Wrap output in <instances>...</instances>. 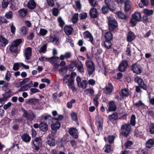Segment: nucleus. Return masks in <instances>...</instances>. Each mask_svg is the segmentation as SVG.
<instances>
[{
    "label": "nucleus",
    "mask_w": 154,
    "mask_h": 154,
    "mask_svg": "<svg viewBox=\"0 0 154 154\" xmlns=\"http://www.w3.org/2000/svg\"><path fill=\"white\" fill-rule=\"evenodd\" d=\"M73 29L72 27L70 26H66L64 28V31L67 35H70L72 34Z\"/></svg>",
    "instance_id": "a878e982"
},
{
    "label": "nucleus",
    "mask_w": 154,
    "mask_h": 154,
    "mask_svg": "<svg viewBox=\"0 0 154 154\" xmlns=\"http://www.w3.org/2000/svg\"><path fill=\"white\" fill-rule=\"evenodd\" d=\"M135 38L134 34L131 31H130L128 33L127 38L128 41L129 42H132Z\"/></svg>",
    "instance_id": "aec40b11"
},
{
    "label": "nucleus",
    "mask_w": 154,
    "mask_h": 154,
    "mask_svg": "<svg viewBox=\"0 0 154 154\" xmlns=\"http://www.w3.org/2000/svg\"><path fill=\"white\" fill-rule=\"evenodd\" d=\"M78 70L80 72H84V69L83 67V64L82 62L80 61H78V64L77 66Z\"/></svg>",
    "instance_id": "bb28decb"
},
{
    "label": "nucleus",
    "mask_w": 154,
    "mask_h": 154,
    "mask_svg": "<svg viewBox=\"0 0 154 154\" xmlns=\"http://www.w3.org/2000/svg\"><path fill=\"white\" fill-rule=\"evenodd\" d=\"M8 43V41L2 35L0 36V44L2 46H5Z\"/></svg>",
    "instance_id": "cd10ccee"
},
{
    "label": "nucleus",
    "mask_w": 154,
    "mask_h": 154,
    "mask_svg": "<svg viewBox=\"0 0 154 154\" xmlns=\"http://www.w3.org/2000/svg\"><path fill=\"white\" fill-rule=\"evenodd\" d=\"M21 110L23 112V116L27 120L32 121L36 117V115L31 110H26L23 108H22Z\"/></svg>",
    "instance_id": "f257e3e1"
},
{
    "label": "nucleus",
    "mask_w": 154,
    "mask_h": 154,
    "mask_svg": "<svg viewBox=\"0 0 154 154\" xmlns=\"http://www.w3.org/2000/svg\"><path fill=\"white\" fill-rule=\"evenodd\" d=\"M132 17L136 19L138 21H140L141 20V15L140 13L138 12H136L132 15Z\"/></svg>",
    "instance_id": "c756f323"
},
{
    "label": "nucleus",
    "mask_w": 154,
    "mask_h": 154,
    "mask_svg": "<svg viewBox=\"0 0 154 154\" xmlns=\"http://www.w3.org/2000/svg\"><path fill=\"white\" fill-rule=\"evenodd\" d=\"M84 38L86 40L90 42L91 43H93V37L91 34L88 31H87L84 32L83 33Z\"/></svg>",
    "instance_id": "1a4fd4ad"
},
{
    "label": "nucleus",
    "mask_w": 154,
    "mask_h": 154,
    "mask_svg": "<svg viewBox=\"0 0 154 154\" xmlns=\"http://www.w3.org/2000/svg\"><path fill=\"white\" fill-rule=\"evenodd\" d=\"M148 4L147 0H141L140 3L139 4V6L140 8H143V6L147 5Z\"/></svg>",
    "instance_id": "3c124183"
},
{
    "label": "nucleus",
    "mask_w": 154,
    "mask_h": 154,
    "mask_svg": "<svg viewBox=\"0 0 154 154\" xmlns=\"http://www.w3.org/2000/svg\"><path fill=\"white\" fill-rule=\"evenodd\" d=\"M58 22L59 24V26L63 28L65 24V23L61 17H58L57 19Z\"/></svg>",
    "instance_id": "79ce46f5"
},
{
    "label": "nucleus",
    "mask_w": 154,
    "mask_h": 154,
    "mask_svg": "<svg viewBox=\"0 0 154 154\" xmlns=\"http://www.w3.org/2000/svg\"><path fill=\"white\" fill-rule=\"evenodd\" d=\"M48 32V31L46 29L41 28L40 30L39 34L40 35L44 36Z\"/></svg>",
    "instance_id": "13d9d810"
},
{
    "label": "nucleus",
    "mask_w": 154,
    "mask_h": 154,
    "mask_svg": "<svg viewBox=\"0 0 154 154\" xmlns=\"http://www.w3.org/2000/svg\"><path fill=\"white\" fill-rule=\"evenodd\" d=\"M124 4V10H130L132 5L131 2L129 0H125Z\"/></svg>",
    "instance_id": "412c9836"
},
{
    "label": "nucleus",
    "mask_w": 154,
    "mask_h": 154,
    "mask_svg": "<svg viewBox=\"0 0 154 154\" xmlns=\"http://www.w3.org/2000/svg\"><path fill=\"white\" fill-rule=\"evenodd\" d=\"M131 67L134 73L138 74L141 73V69L140 65L134 64Z\"/></svg>",
    "instance_id": "4468645a"
},
{
    "label": "nucleus",
    "mask_w": 154,
    "mask_h": 154,
    "mask_svg": "<svg viewBox=\"0 0 154 154\" xmlns=\"http://www.w3.org/2000/svg\"><path fill=\"white\" fill-rule=\"evenodd\" d=\"M39 128L42 131L45 132L48 129V125L46 123L41 122L39 124Z\"/></svg>",
    "instance_id": "4be33fe9"
},
{
    "label": "nucleus",
    "mask_w": 154,
    "mask_h": 154,
    "mask_svg": "<svg viewBox=\"0 0 154 154\" xmlns=\"http://www.w3.org/2000/svg\"><path fill=\"white\" fill-rule=\"evenodd\" d=\"M23 140L26 142H29L31 140V137L29 135L24 134L22 136Z\"/></svg>",
    "instance_id": "7c9ffc66"
},
{
    "label": "nucleus",
    "mask_w": 154,
    "mask_h": 154,
    "mask_svg": "<svg viewBox=\"0 0 154 154\" xmlns=\"http://www.w3.org/2000/svg\"><path fill=\"white\" fill-rule=\"evenodd\" d=\"M67 69V67H64L60 69L59 70L60 74L61 75H64L66 73Z\"/></svg>",
    "instance_id": "37998d69"
},
{
    "label": "nucleus",
    "mask_w": 154,
    "mask_h": 154,
    "mask_svg": "<svg viewBox=\"0 0 154 154\" xmlns=\"http://www.w3.org/2000/svg\"><path fill=\"white\" fill-rule=\"evenodd\" d=\"M10 50L12 52L16 53L18 51L17 47L14 45H13V44L12 43L10 47Z\"/></svg>",
    "instance_id": "4c0bfd02"
},
{
    "label": "nucleus",
    "mask_w": 154,
    "mask_h": 154,
    "mask_svg": "<svg viewBox=\"0 0 154 154\" xmlns=\"http://www.w3.org/2000/svg\"><path fill=\"white\" fill-rule=\"evenodd\" d=\"M134 81L135 82L137 83L138 85H139L140 83L143 81L142 79L139 77H137L135 78Z\"/></svg>",
    "instance_id": "0e129e2a"
},
{
    "label": "nucleus",
    "mask_w": 154,
    "mask_h": 154,
    "mask_svg": "<svg viewBox=\"0 0 154 154\" xmlns=\"http://www.w3.org/2000/svg\"><path fill=\"white\" fill-rule=\"evenodd\" d=\"M68 132L69 134L75 139H77L79 136L78 131L75 128L72 127L69 128Z\"/></svg>",
    "instance_id": "423d86ee"
},
{
    "label": "nucleus",
    "mask_w": 154,
    "mask_h": 154,
    "mask_svg": "<svg viewBox=\"0 0 154 154\" xmlns=\"http://www.w3.org/2000/svg\"><path fill=\"white\" fill-rule=\"evenodd\" d=\"M22 39H18L14 41L12 43L13 45L17 46L22 42Z\"/></svg>",
    "instance_id": "864d4df0"
},
{
    "label": "nucleus",
    "mask_w": 154,
    "mask_h": 154,
    "mask_svg": "<svg viewBox=\"0 0 154 154\" xmlns=\"http://www.w3.org/2000/svg\"><path fill=\"white\" fill-rule=\"evenodd\" d=\"M32 86V85H26L20 88L19 90V91H26Z\"/></svg>",
    "instance_id": "58836bf2"
},
{
    "label": "nucleus",
    "mask_w": 154,
    "mask_h": 154,
    "mask_svg": "<svg viewBox=\"0 0 154 154\" xmlns=\"http://www.w3.org/2000/svg\"><path fill=\"white\" fill-rule=\"evenodd\" d=\"M47 46L46 44L43 45L38 50V51L40 53H44L46 51Z\"/></svg>",
    "instance_id": "a19ab883"
},
{
    "label": "nucleus",
    "mask_w": 154,
    "mask_h": 154,
    "mask_svg": "<svg viewBox=\"0 0 154 154\" xmlns=\"http://www.w3.org/2000/svg\"><path fill=\"white\" fill-rule=\"evenodd\" d=\"M8 23L7 20L4 17L0 16V24L1 25L2 23Z\"/></svg>",
    "instance_id": "338daca9"
},
{
    "label": "nucleus",
    "mask_w": 154,
    "mask_h": 154,
    "mask_svg": "<svg viewBox=\"0 0 154 154\" xmlns=\"http://www.w3.org/2000/svg\"><path fill=\"white\" fill-rule=\"evenodd\" d=\"M35 147V149L38 151L42 145V140L41 137H36L32 141Z\"/></svg>",
    "instance_id": "39448f33"
},
{
    "label": "nucleus",
    "mask_w": 154,
    "mask_h": 154,
    "mask_svg": "<svg viewBox=\"0 0 154 154\" xmlns=\"http://www.w3.org/2000/svg\"><path fill=\"white\" fill-rule=\"evenodd\" d=\"M49 62L52 64L57 63L59 62V58L54 56L50 58Z\"/></svg>",
    "instance_id": "6ab92c4d"
},
{
    "label": "nucleus",
    "mask_w": 154,
    "mask_h": 154,
    "mask_svg": "<svg viewBox=\"0 0 154 154\" xmlns=\"http://www.w3.org/2000/svg\"><path fill=\"white\" fill-rule=\"evenodd\" d=\"M112 0H104V3L107 6V7L109 8V10H115L111 8V4Z\"/></svg>",
    "instance_id": "09e8293b"
},
{
    "label": "nucleus",
    "mask_w": 154,
    "mask_h": 154,
    "mask_svg": "<svg viewBox=\"0 0 154 154\" xmlns=\"http://www.w3.org/2000/svg\"><path fill=\"white\" fill-rule=\"evenodd\" d=\"M78 14L76 13L73 16L72 18V23L75 24L76 23L78 20Z\"/></svg>",
    "instance_id": "a18cd8bd"
},
{
    "label": "nucleus",
    "mask_w": 154,
    "mask_h": 154,
    "mask_svg": "<svg viewBox=\"0 0 154 154\" xmlns=\"http://www.w3.org/2000/svg\"><path fill=\"white\" fill-rule=\"evenodd\" d=\"M60 123L59 122H57L55 123H52L51 126L52 133L54 134H56L57 130L60 128Z\"/></svg>",
    "instance_id": "9b49d317"
},
{
    "label": "nucleus",
    "mask_w": 154,
    "mask_h": 154,
    "mask_svg": "<svg viewBox=\"0 0 154 154\" xmlns=\"http://www.w3.org/2000/svg\"><path fill=\"white\" fill-rule=\"evenodd\" d=\"M118 16L121 19H125L126 17L125 15L122 11H119L117 13Z\"/></svg>",
    "instance_id": "c03bdc74"
},
{
    "label": "nucleus",
    "mask_w": 154,
    "mask_h": 154,
    "mask_svg": "<svg viewBox=\"0 0 154 154\" xmlns=\"http://www.w3.org/2000/svg\"><path fill=\"white\" fill-rule=\"evenodd\" d=\"M90 14L91 17L92 18H96L98 15L97 10H90Z\"/></svg>",
    "instance_id": "72a5a7b5"
},
{
    "label": "nucleus",
    "mask_w": 154,
    "mask_h": 154,
    "mask_svg": "<svg viewBox=\"0 0 154 154\" xmlns=\"http://www.w3.org/2000/svg\"><path fill=\"white\" fill-rule=\"evenodd\" d=\"M121 93L122 96L124 97H127L129 95L128 90L126 88L122 89Z\"/></svg>",
    "instance_id": "ea45409f"
},
{
    "label": "nucleus",
    "mask_w": 154,
    "mask_h": 154,
    "mask_svg": "<svg viewBox=\"0 0 154 154\" xmlns=\"http://www.w3.org/2000/svg\"><path fill=\"white\" fill-rule=\"evenodd\" d=\"M21 65L20 63H14V64L13 69L14 71L19 69L20 66Z\"/></svg>",
    "instance_id": "5fc2aeb1"
},
{
    "label": "nucleus",
    "mask_w": 154,
    "mask_h": 154,
    "mask_svg": "<svg viewBox=\"0 0 154 154\" xmlns=\"http://www.w3.org/2000/svg\"><path fill=\"white\" fill-rule=\"evenodd\" d=\"M10 8L11 10H17L19 6V4L17 0H10Z\"/></svg>",
    "instance_id": "f8f14e48"
},
{
    "label": "nucleus",
    "mask_w": 154,
    "mask_h": 154,
    "mask_svg": "<svg viewBox=\"0 0 154 154\" xmlns=\"http://www.w3.org/2000/svg\"><path fill=\"white\" fill-rule=\"evenodd\" d=\"M90 5L93 7H95L97 5V2L96 0H88Z\"/></svg>",
    "instance_id": "6e6d98bb"
},
{
    "label": "nucleus",
    "mask_w": 154,
    "mask_h": 154,
    "mask_svg": "<svg viewBox=\"0 0 154 154\" xmlns=\"http://www.w3.org/2000/svg\"><path fill=\"white\" fill-rule=\"evenodd\" d=\"M86 65L88 72V74L89 75H91L95 70L94 63L91 61H88L86 62Z\"/></svg>",
    "instance_id": "20e7f679"
},
{
    "label": "nucleus",
    "mask_w": 154,
    "mask_h": 154,
    "mask_svg": "<svg viewBox=\"0 0 154 154\" xmlns=\"http://www.w3.org/2000/svg\"><path fill=\"white\" fill-rule=\"evenodd\" d=\"M135 116L133 114L131 116L130 123L133 126L135 125Z\"/></svg>",
    "instance_id": "4d7b16f0"
},
{
    "label": "nucleus",
    "mask_w": 154,
    "mask_h": 154,
    "mask_svg": "<svg viewBox=\"0 0 154 154\" xmlns=\"http://www.w3.org/2000/svg\"><path fill=\"white\" fill-rule=\"evenodd\" d=\"M68 85L69 88L71 89L73 91H76V88L74 86L73 82H71L70 83H69L68 84Z\"/></svg>",
    "instance_id": "052dcab7"
},
{
    "label": "nucleus",
    "mask_w": 154,
    "mask_h": 154,
    "mask_svg": "<svg viewBox=\"0 0 154 154\" xmlns=\"http://www.w3.org/2000/svg\"><path fill=\"white\" fill-rule=\"evenodd\" d=\"M118 118V114L116 113H115L109 116V119L112 122H114Z\"/></svg>",
    "instance_id": "c85d7f7f"
},
{
    "label": "nucleus",
    "mask_w": 154,
    "mask_h": 154,
    "mask_svg": "<svg viewBox=\"0 0 154 154\" xmlns=\"http://www.w3.org/2000/svg\"><path fill=\"white\" fill-rule=\"evenodd\" d=\"M12 95V92L10 89H9L8 91L6 92L4 94H3V97L6 99L7 100L8 98L11 97Z\"/></svg>",
    "instance_id": "c9c22d12"
},
{
    "label": "nucleus",
    "mask_w": 154,
    "mask_h": 154,
    "mask_svg": "<svg viewBox=\"0 0 154 154\" xmlns=\"http://www.w3.org/2000/svg\"><path fill=\"white\" fill-rule=\"evenodd\" d=\"M5 17L7 19H11L13 17L12 12L10 11L7 13L5 15Z\"/></svg>",
    "instance_id": "69168bd1"
},
{
    "label": "nucleus",
    "mask_w": 154,
    "mask_h": 154,
    "mask_svg": "<svg viewBox=\"0 0 154 154\" xmlns=\"http://www.w3.org/2000/svg\"><path fill=\"white\" fill-rule=\"evenodd\" d=\"M146 146L150 148L154 146V139H150L146 143Z\"/></svg>",
    "instance_id": "5701e85b"
},
{
    "label": "nucleus",
    "mask_w": 154,
    "mask_h": 154,
    "mask_svg": "<svg viewBox=\"0 0 154 154\" xmlns=\"http://www.w3.org/2000/svg\"><path fill=\"white\" fill-rule=\"evenodd\" d=\"M46 143L51 146H54L55 145V140L53 138L52 134H50L48 136Z\"/></svg>",
    "instance_id": "9d476101"
},
{
    "label": "nucleus",
    "mask_w": 154,
    "mask_h": 154,
    "mask_svg": "<svg viewBox=\"0 0 154 154\" xmlns=\"http://www.w3.org/2000/svg\"><path fill=\"white\" fill-rule=\"evenodd\" d=\"M9 3L8 0H3L2 2V6L3 8H6Z\"/></svg>",
    "instance_id": "8fccbe9b"
},
{
    "label": "nucleus",
    "mask_w": 154,
    "mask_h": 154,
    "mask_svg": "<svg viewBox=\"0 0 154 154\" xmlns=\"http://www.w3.org/2000/svg\"><path fill=\"white\" fill-rule=\"evenodd\" d=\"M77 64L78 61L72 63L69 65V69L70 70H74L75 69L76 67H77Z\"/></svg>",
    "instance_id": "473e14b6"
},
{
    "label": "nucleus",
    "mask_w": 154,
    "mask_h": 154,
    "mask_svg": "<svg viewBox=\"0 0 154 154\" xmlns=\"http://www.w3.org/2000/svg\"><path fill=\"white\" fill-rule=\"evenodd\" d=\"M27 10H19L18 11L19 15L20 17H24L27 14Z\"/></svg>",
    "instance_id": "de8ad7c7"
},
{
    "label": "nucleus",
    "mask_w": 154,
    "mask_h": 154,
    "mask_svg": "<svg viewBox=\"0 0 154 154\" xmlns=\"http://www.w3.org/2000/svg\"><path fill=\"white\" fill-rule=\"evenodd\" d=\"M76 80L79 87H81L83 89H85L87 87L88 83L86 80H83L81 81L80 78L79 77L77 78Z\"/></svg>",
    "instance_id": "0eeeda50"
},
{
    "label": "nucleus",
    "mask_w": 154,
    "mask_h": 154,
    "mask_svg": "<svg viewBox=\"0 0 154 154\" xmlns=\"http://www.w3.org/2000/svg\"><path fill=\"white\" fill-rule=\"evenodd\" d=\"M113 86L111 83H109L104 89V91L106 94H110L112 91Z\"/></svg>",
    "instance_id": "2eb2a0df"
},
{
    "label": "nucleus",
    "mask_w": 154,
    "mask_h": 154,
    "mask_svg": "<svg viewBox=\"0 0 154 154\" xmlns=\"http://www.w3.org/2000/svg\"><path fill=\"white\" fill-rule=\"evenodd\" d=\"M106 149L104 150V152L107 153H109L111 151H112V148L110 145L107 144L106 145Z\"/></svg>",
    "instance_id": "49530a36"
},
{
    "label": "nucleus",
    "mask_w": 154,
    "mask_h": 154,
    "mask_svg": "<svg viewBox=\"0 0 154 154\" xmlns=\"http://www.w3.org/2000/svg\"><path fill=\"white\" fill-rule=\"evenodd\" d=\"M116 109V107L114 102L110 101L109 103V111H115Z\"/></svg>",
    "instance_id": "393cba45"
},
{
    "label": "nucleus",
    "mask_w": 154,
    "mask_h": 154,
    "mask_svg": "<svg viewBox=\"0 0 154 154\" xmlns=\"http://www.w3.org/2000/svg\"><path fill=\"white\" fill-rule=\"evenodd\" d=\"M131 129V125L129 124L122 125L121 127V134L125 137H128Z\"/></svg>",
    "instance_id": "f03ea898"
},
{
    "label": "nucleus",
    "mask_w": 154,
    "mask_h": 154,
    "mask_svg": "<svg viewBox=\"0 0 154 154\" xmlns=\"http://www.w3.org/2000/svg\"><path fill=\"white\" fill-rule=\"evenodd\" d=\"M11 76V75H10V71H7L5 76V79L8 81H9L10 79Z\"/></svg>",
    "instance_id": "774afa93"
},
{
    "label": "nucleus",
    "mask_w": 154,
    "mask_h": 154,
    "mask_svg": "<svg viewBox=\"0 0 154 154\" xmlns=\"http://www.w3.org/2000/svg\"><path fill=\"white\" fill-rule=\"evenodd\" d=\"M32 50L30 47L27 48L25 51V56L26 59L29 60L32 55Z\"/></svg>",
    "instance_id": "f3484780"
},
{
    "label": "nucleus",
    "mask_w": 154,
    "mask_h": 154,
    "mask_svg": "<svg viewBox=\"0 0 154 154\" xmlns=\"http://www.w3.org/2000/svg\"><path fill=\"white\" fill-rule=\"evenodd\" d=\"M84 92L86 94L90 93L91 95H93L94 93V91L93 89L90 88L85 90L84 91Z\"/></svg>",
    "instance_id": "603ef678"
},
{
    "label": "nucleus",
    "mask_w": 154,
    "mask_h": 154,
    "mask_svg": "<svg viewBox=\"0 0 154 154\" xmlns=\"http://www.w3.org/2000/svg\"><path fill=\"white\" fill-rule=\"evenodd\" d=\"M27 30L25 26H22L20 29L19 33L21 36H24L27 34Z\"/></svg>",
    "instance_id": "b1692460"
},
{
    "label": "nucleus",
    "mask_w": 154,
    "mask_h": 154,
    "mask_svg": "<svg viewBox=\"0 0 154 154\" xmlns=\"http://www.w3.org/2000/svg\"><path fill=\"white\" fill-rule=\"evenodd\" d=\"M63 116L61 115H57V116L54 117L53 119L57 120H60L63 119ZM44 119L46 121H48L49 123H51L52 122V120L53 119H52L51 116H45L44 117Z\"/></svg>",
    "instance_id": "6e6552de"
},
{
    "label": "nucleus",
    "mask_w": 154,
    "mask_h": 154,
    "mask_svg": "<svg viewBox=\"0 0 154 154\" xmlns=\"http://www.w3.org/2000/svg\"><path fill=\"white\" fill-rule=\"evenodd\" d=\"M74 80L72 78V76L71 75H69L65 76L63 79V83L66 84L68 83H70L71 82H73Z\"/></svg>",
    "instance_id": "dca6fc26"
},
{
    "label": "nucleus",
    "mask_w": 154,
    "mask_h": 154,
    "mask_svg": "<svg viewBox=\"0 0 154 154\" xmlns=\"http://www.w3.org/2000/svg\"><path fill=\"white\" fill-rule=\"evenodd\" d=\"M105 37L106 40L110 41L112 38V35L110 32H107L105 33Z\"/></svg>",
    "instance_id": "2f4dec72"
},
{
    "label": "nucleus",
    "mask_w": 154,
    "mask_h": 154,
    "mask_svg": "<svg viewBox=\"0 0 154 154\" xmlns=\"http://www.w3.org/2000/svg\"><path fill=\"white\" fill-rule=\"evenodd\" d=\"M109 29L110 31H113L117 26L118 23L115 19L113 17L108 19Z\"/></svg>",
    "instance_id": "7ed1b4c3"
},
{
    "label": "nucleus",
    "mask_w": 154,
    "mask_h": 154,
    "mask_svg": "<svg viewBox=\"0 0 154 154\" xmlns=\"http://www.w3.org/2000/svg\"><path fill=\"white\" fill-rule=\"evenodd\" d=\"M38 101V99H30L26 101V103L29 105L35 104Z\"/></svg>",
    "instance_id": "e433bc0d"
},
{
    "label": "nucleus",
    "mask_w": 154,
    "mask_h": 154,
    "mask_svg": "<svg viewBox=\"0 0 154 154\" xmlns=\"http://www.w3.org/2000/svg\"><path fill=\"white\" fill-rule=\"evenodd\" d=\"M149 130L150 133L151 134L154 133V124H151L149 126Z\"/></svg>",
    "instance_id": "bf43d9fd"
},
{
    "label": "nucleus",
    "mask_w": 154,
    "mask_h": 154,
    "mask_svg": "<svg viewBox=\"0 0 154 154\" xmlns=\"http://www.w3.org/2000/svg\"><path fill=\"white\" fill-rule=\"evenodd\" d=\"M58 39L55 35H53L50 38V41L53 43H56L58 41Z\"/></svg>",
    "instance_id": "e2e57ef3"
},
{
    "label": "nucleus",
    "mask_w": 154,
    "mask_h": 154,
    "mask_svg": "<svg viewBox=\"0 0 154 154\" xmlns=\"http://www.w3.org/2000/svg\"><path fill=\"white\" fill-rule=\"evenodd\" d=\"M36 4L34 0H29L27 4V7L30 10H33L36 7Z\"/></svg>",
    "instance_id": "a211bd4d"
},
{
    "label": "nucleus",
    "mask_w": 154,
    "mask_h": 154,
    "mask_svg": "<svg viewBox=\"0 0 154 154\" xmlns=\"http://www.w3.org/2000/svg\"><path fill=\"white\" fill-rule=\"evenodd\" d=\"M112 44L110 41L106 40L104 42V47L107 49H110L111 47Z\"/></svg>",
    "instance_id": "f704fd0d"
},
{
    "label": "nucleus",
    "mask_w": 154,
    "mask_h": 154,
    "mask_svg": "<svg viewBox=\"0 0 154 154\" xmlns=\"http://www.w3.org/2000/svg\"><path fill=\"white\" fill-rule=\"evenodd\" d=\"M115 138V137L113 136H108V142L110 143H112L114 142Z\"/></svg>",
    "instance_id": "680f3d73"
},
{
    "label": "nucleus",
    "mask_w": 154,
    "mask_h": 154,
    "mask_svg": "<svg viewBox=\"0 0 154 154\" xmlns=\"http://www.w3.org/2000/svg\"><path fill=\"white\" fill-rule=\"evenodd\" d=\"M128 65V63L126 61H122L119 66V70L121 72L125 71Z\"/></svg>",
    "instance_id": "ddd939ff"
}]
</instances>
